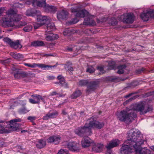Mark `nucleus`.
<instances>
[{
	"label": "nucleus",
	"instance_id": "nucleus-44",
	"mask_svg": "<svg viewBox=\"0 0 154 154\" xmlns=\"http://www.w3.org/2000/svg\"><path fill=\"white\" fill-rule=\"evenodd\" d=\"M3 40L5 42L8 44L10 45L12 42L11 40L8 38H5L3 39Z\"/></svg>",
	"mask_w": 154,
	"mask_h": 154
},
{
	"label": "nucleus",
	"instance_id": "nucleus-3",
	"mask_svg": "<svg viewBox=\"0 0 154 154\" xmlns=\"http://www.w3.org/2000/svg\"><path fill=\"white\" fill-rule=\"evenodd\" d=\"M104 124L103 122H99L94 119L93 118H91L87 121L85 126L79 127L75 131V133L78 136L82 137L86 134L88 131L89 132V134L91 133L90 129L91 128H96L100 129L103 127Z\"/></svg>",
	"mask_w": 154,
	"mask_h": 154
},
{
	"label": "nucleus",
	"instance_id": "nucleus-1",
	"mask_svg": "<svg viewBox=\"0 0 154 154\" xmlns=\"http://www.w3.org/2000/svg\"><path fill=\"white\" fill-rule=\"evenodd\" d=\"M145 142V138L139 130L131 129L128 133V139L120 149V154H129L135 151L136 154H151V151L146 147L141 148V146Z\"/></svg>",
	"mask_w": 154,
	"mask_h": 154
},
{
	"label": "nucleus",
	"instance_id": "nucleus-47",
	"mask_svg": "<svg viewBox=\"0 0 154 154\" xmlns=\"http://www.w3.org/2000/svg\"><path fill=\"white\" fill-rule=\"evenodd\" d=\"M43 119L44 120H47L49 119H51L49 113L47 114L45 116L43 117Z\"/></svg>",
	"mask_w": 154,
	"mask_h": 154
},
{
	"label": "nucleus",
	"instance_id": "nucleus-6",
	"mask_svg": "<svg viewBox=\"0 0 154 154\" xmlns=\"http://www.w3.org/2000/svg\"><path fill=\"white\" fill-rule=\"evenodd\" d=\"M63 144L66 146L69 150L72 151H77L79 149L80 144L78 143L73 142H65L63 143Z\"/></svg>",
	"mask_w": 154,
	"mask_h": 154
},
{
	"label": "nucleus",
	"instance_id": "nucleus-5",
	"mask_svg": "<svg viewBox=\"0 0 154 154\" xmlns=\"http://www.w3.org/2000/svg\"><path fill=\"white\" fill-rule=\"evenodd\" d=\"M71 11L72 13H75V16L79 17H84L88 15V12L85 9L78 10V8L77 6L72 8Z\"/></svg>",
	"mask_w": 154,
	"mask_h": 154
},
{
	"label": "nucleus",
	"instance_id": "nucleus-53",
	"mask_svg": "<svg viewBox=\"0 0 154 154\" xmlns=\"http://www.w3.org/2000/svg\"><path fill=\"white\" fill-rule=\"evenodd\" d=\"M3 11V9L2 8H0V16L2 15Z\"/></svg>",
	"mask_w": 154,
	"mask_h": 154
},
{
	"label": "nucleus",
	"instance_id": "nucleus-25",
	"mask_svg": "<svg viewBox=\"0 0 154 154\" xmlns=\"http://www.w3.org/2000/svg\"><path fill=\"white\" fill-rule=\"evenodd\" d=\"M32 28L33 26L31 24L27 23L23 28V30L25 32H29L32 30Z\"/></svg>",
	"mask_w": 154,
	"mask_h": 154
},
{
	"label": "nucleus",
	"instance_id": "nucleus-14",
	"mask_svg": "<svg viewBox=\"0 0 154 154\" xmlns=\"http://www.w3.org/2000/svg\"><path fill=\"white\" fill-rule=\"evenodd\" d=\"M124 19V21L127 23H131L134 20V16L133 14L128 13Z\"/></svg>",
	"mask_w": 154,
	"mask_h": 154
},
{
	"label": "nucleus",
	"instance_id": "nucleus-50",
	"mask_svg": "<svg viewBox=\"0 0 154 154\" xmlns=\"http://www.w3.org/2000/svg\"><path fill=\"white\" fill-rule=\"evenodd\" d=\"M150 15L151 16V17L152 18H154V11L153 10L151 9H150Z\"/></svg>",
	"mask_w": 154,
	"mask_h": 154
},
{
	"label": "nucleus",
	"instance_id": "nucleus-32",
	"mask_svg": "<svg viewBox=\"0 0 154 154\" xmlns=\"http://www.w3.org/2000/svg\"><path fill=\"white\" fill-rule=\"evenodd\" d=\"M81 93L79 90L76 91L71 96L72 99L75 98L81 95Z\"/></svg>",
	"mask_w": 154,
	"mask_h": 154
},
{
	"label": "nucleus",
	"instance_id": "nucleus-28",
	"mask_svg": "<svg viewBox=\"0 0 154 154\" xmlns=\"http://www.w3.org/2000/svg\"><path fill=\"white\" fill-rule=\"evenodd\" d=\"M36 11L33 9H30L27 10L26 12V14L28 16H35L36 15Z\"/></svg>",
	"mask_w": 154,
	"mask_h": 154
},
{
	"label": "nucleus",
	"instance_id": "nucleus-12",
	"mask_svg": "<svg viewBox=\"0 0 154 154\" xmlns=\"http://www.w3.org/2000/svg\"><path fill=\"white\" fill-rule=\"evenodd\" d=\"M21 121L20 119H15L10 121V127L15 130H17L19 126V124L17 122Z\"/></svg>",
	"mask_w": 154,
	"mask_h": 154
},
{
	"label": "nucleus",
	"instance_id": "nucleus-60",
	"mask_svg": "<svg viewBox=\"0 0 154 154\" xmlns=\"http://www.w3.org/2000/svg\"><path fill=\"white\" fill-rule=\"evenodd\" d=\"M41 100L42 101H43V102H44V103H45L44 99V98H42V97H41Z\"/></svg>",
	"mask_w": 154,
	"mask_h": 154
},
{
	"label": "nucleus",
	"instance_id": "nucleus-18",
	"mask_svg": "<svg viewBox=\"0 0 154 154\" xmlns=\"http://www.w3.org/2000/svg\"><path fill=\"white\" fill-rule=\"evenodd\" d=\"M97 85V83L95 82H91L90 85L88 87L87 92L89 93L94 91L96 88Z\"/></svg>",
	"mask_w": 154,
	"mask_h": 154
},
{
	"label": "nucleus",
	"instance_id": "nucleus-22",
	"mask_svg": "<svg viewBox=\"0 0 154 154\" xmlns=\"http://www.w3.org/2000/svg\"><path fill=\"white\" fill-rule=\"evenodd\" d=\"M35 6L37 5L40 7L45 8L46 6L45 0H35Z\"/></svg>",
	"mask_w": 154,
	"mask_h": 154
},
{
	"label": "nucleus",
	"instance_id": "nucleus-16",
	"mask_svg": "<svg viewBox=\"0 0 154 154\" xmlns=\"http://www.w3.org/2000/svg\"><path fill=\"white\" fill-rule=\"evenodd\" d=\"M45 39L47 41H51L58 38V35L57 34H53L52 33H47L45 34Z\"/></svg>",
	"mask_w": 154,
	"mask_h": 154
},
{
	"label": "nucleus",
	"instance_id": "nucleus-21",
	"mask_svg": "<svg viewBox=\"0 0 154 154\" xmlns=\"http://www.w3.org/2000/svg\"><path fill=\"white\" fill-rule=\"evenodd\" d=\"M45 10L48 12H55L57 11L56 8L52 5H47L45 8Z\"/></svg>",
	"mask_w": 154,
	"mask_h": 154
},
{
	"label": "nucleus",
	"instance_id": "nucleus-11",
	"mask_svg": "<svg viewBox=\"0 0 154 154\" xmlns=\"http://www.w3.org/2000/svg\"><path fill=\"white\" fill-rule=\"evenodd\" d=\"M61 137L59 136H54L50 137L48 139V142L49 143H53L55 144H58L60 142Z\"/></svg>",
	"mask_w": 154,
	"mask_h": 154
},
{
	"label": "nucleus",
	"instance_id": "nucleus-61",
	"mask_svg": "<svg viewBox=\"0 0 154 154\" xmlns=\"http://www.w3.org/2000/svg\"><path fill=\"white\" fill-rule=\"evenodd\" d=\"M45 55H47L48 56H52L53 55L51 54H46Z\"/></svg>",
	"mask_w": 154,
	"mask_h": 154
},
{
	"label": "nucleus",
	"instance_id": "nucleus-56",
	"mask_svg": "<svg viewBox=\"0 0 154 154\" xmlns=\"http://www.w3.org/2000/svg\"><path fill=\"white\" fill-rule=\"evenodd\" d=\"M72 51V49L71 48H68L67 49V51Z\"/></svg>",
	"mask_w": 154,
	"mask_h": 154
},
{
	"label": "nucleus",
	"instance_id": "nucleus-45",
	"mask_svg": "<svg viewBox=\"0 0 154 154\" xmlns=\"http://www.w3.org/2000/svg\"><path fill=\"white\" fill-rule=\"evenodd\" d=\"M42 25L38 23H35L33 24L34 27L35 29H36Z\"/></svg>",
	"mask_w": 154,
	"mask_h": 154
},
{
	"label": "nucleus",
	"instance_id": "nucleus-46",
	"mask_svg": "<svg viewBox=\"0 0 154 154\" xmlns=\"http://www.w3.org/2000/svg\"><path fill=\"white\" fill-rule=\"evenodd\" d=\"M79 21V20L77 18L73 19L70 22L71 24H75L76 23Z\"/></svg>",
	"mask_w": 154,
	"mask_h": 154
},
{
	"label": "nucleus",
	"instance_id": "nucleus-38",
	"mask_svg": "<svg viewBox=\"0 0 154 154\" xmlns=\"http://www.w3.org/2000/svg\"><path fill=\"white\" fill-rule=\"evenodd\" d=\"M84 24L85 25H94V21L92 20H89V21H86L85 20L84 22H83Z\"/></svg>",
	"mask_w": 154,
	"mask_h": 154
},
{
	"label": "nucleus",
	"instance_id": "nucleus-58",
	"mask_svg": "<svg viewBox=\"0 0 154 154\" xmlns=\"http://www.w3.org/2000/svg\"><path fill=\"white\" fill-rule=\"evenodd\" d=\"M62 113L63 115H65L66 114V112L64 110H63L62 111Z\"/></svg>",
	"mask_w": 154,
	"mask_h": 154
},
{
	"label": "nucleus",
	"instance_id": "nucleus-59",
	"mask_svg": "<svg viewBox=\"0 0 154 154\" xmlns=\"http://www.w3.org/2000/svg\"><path fill=\"white\" fill-rule=\"evenodd\" d=\"M150 148L151 149H152L153 151H154V146H151Z\"/></svg>",
	"mask_w": 154,
	"mask_h": 154
},
{
	"label": "nucleus",
	"instance_id": "nucleus-8",
	"mask_svg": "<svg viewBox=\"0 0 154 154\" xmlns=\"http://www.w3.org/2000/svg\"><path fill=\"white\" fill-rule=\"evenodd\" d=\"M24 64L26 66L32 68H34L36 67H38L41 68H46L47 67L51 66H48V65H46L44 64L35 63L30 64L29 63H24Z\"/></svg>",
	"mask_w": 154,
	"mask_h": 154
},
{
	"label": "nucleus",
	"instance_id": "nucleus-54",
	"mask_svg": "<svg viewBox=\"0 0 154 154\" xmlns=\"http://www.w3.org/2000/svg\"><path fill=\"white\" fill-rule=\"evenodd\" d=\"M4 146V143L3 141L0 140V147H2Z\"/></svg>",
	"mask_w": 154,
	"mask_h": 154
},
{
	"label": "nucleus",
	"instance_id": "nucleus-62",
	"mask_svg": "<svg viewBox=\"0 0 154 154\" xmlns=\"http://www.w3.org/2000/svg\"><path fill=\"white\" fill-rule=\"evenodd\" d=\"M56 92H53L52 93V95H56Z\"/></svg>",
	"mask_w": 154,
	"mask_h": 154
},
{
	"label": "nucleus",
	"instance_id": "nucleus-37",
	"mask_svg": "<svg viewBox=\"0 0 154 154\" xmlns=\"http://www.w3.org/2000/svg\"><path fill=\"white\" fill-rule=\"evenodd\" d=\"M69 152L66 149H60L57 154H68Z\"/></svg>",
	"mask_w": 154,
	"mask_h": 154
},
{
	"label": "nucleus",
	"instance_id": "nucleus-41",
	"mask_svg": "<svg viewBox=\"0 0 154 154\" xmlns=\"http://www.w3.org/2000/svg\"><path fill=\"white\" fill-rule=\"evenodd\" d=\"M88 82L87 80H80L79 82V84L81 86L85 85L87 84Z\"/></svg>",
	"mask_w": 154,
	"mask_h": 154
},
{
	"label": "nucleus",
	"instance_id": "nucleus-20",
	"mask_svg": "<svg viewBox=\"0 0 154 154\" xmlns=\"http://www.w3.org/2000/svg\"><path fill=\"white\" fill-rule=\"evenodd\" d=\"M10 46L11 48L15 49L18 48H20L22 47V45L18 40H17L15 42H12Z\"/></svg>",
	"mask_w": 154,
	"mask_h": 154
},
{
	"label": "nucleus",
	"instance_id": "nucleus-19",
	"mask_svg": "<svg viewBox=\"0 0 154 154\" xmlns=\"http://www.w3.org/2000/svg\"><path fill=\"white\" fill-rule=\"evenodd\" d=\"M103 147V145L102 144L97 143L94 146L92 150L96 152H99L101 151Z\"/></svg>",
	"mask_w": 154,
	"mask_h": 154
},
{
	"label": "nucleus",
	"instance_id": "nucleus-10",
	"mask_svg": "<svg viewBox=\"0 0 154 154\" xmlns=\"http://www.w3.org/2000/svg\"><path fill=\"white\" fill-rule=\"evenodd\" d=\"M32 98L29 99V102L32 104H36L39 103L41 98V96L37 94H33L31 96Z\"/></svg>",
	"mask_w": 154,
	"mask_h": 154
},
{
	"label": "nucleus",
	"instance_id": "nucleus-17",
	"mask_svg": "<svg viewBox=\"0 0 154 154\" xmlns=\"http://www.w3.org/2000/svg\"><path fill=\"white\" fill-rule=\"evenodd\" d=\"M119 144V141L117 139H115L112 141L106 146L108 149H110L118 145Z\"/></svg>",
	"mask_w": 154,
	"mask_h": 154
},
{
	"label": "nucleus",
	"instance_id": "nucleus-24",
	"mask_svg": "<svg viewBox=\"0 0 154 154\" xmlns=\"http://www.w3.org/2000/svg\"><path fill=\"white\" fill-rule=\"evenodd\" d=\"M48 23L47 24V28L48 32H50L55 30V26L53 22H48Z\"/></svg>",
	"mask_w": 154,
	"mask_h": 154
},
{
	"label": "nucleus",
	"instance_id": "nucleus-43",
	"mask_svg": "<svg viewBox=\"0 0 154 154\" xmlns=\"http://www.w3.org/2000/svg\"><path fill=\"white\" fill-rule=\"evenodd\" d=\"M109 69H113L115 67L114 62L112 61H110L109 63Z\"/></svg>",
	"mask_w": 154,
	"mask_h": 154
},
{
	"label": "nucleus",
	"instance_id": "nucleus-29",
	"mask_svg": "<svg viewBox=\"0 0 154 154\" xmlns=\"http://www.w3.org/2000/svg\"><path fill=\"white\" fill-rule=\"evenodd\" d=\"M31 45L33 46H44L45 44L42 41H37L32 42Z\"/></svg>",
	"mask_w": 154,
	"mask_h": 154
},
{
	"label": "nucleus",
	"instance_id": "nucleus-39",
	"mask_svg": "<svg viewBox=\"0 0 154 154\" xmlns=\"http://www.w3.org/2000/svg\"><path fill=\"white\" fill-rule=\"evenodd\" d=\"M27 22L25 21H21L16 26L18 28L22 27L23 26H25Z\"/></svg>",
	"mask_w": 154,
	"mask_h": 154
},
{
	"label": "nucleus",
	"instance_id": "nucleus-30",
	"mask_svg": "<svg viewBox=\"0 0 154 154\" xmlns=\"http://www.w3.org/2000/svg\"><path fill=\"white\" fill-rule=\"evenodd\" d=\"M9 130L4 125L0 124V134L9 133Z\"/></svg>",
	"mask_w": 154,
	"mask_h": 154
},
{
	"label": "nucleus",
	"instance_id": "nucleus-49",
	"mask_svg": "<svg viewBox=\"0 0 154 154\" xmlns=\"http://www.w3.org/2000/svg\"><path fill=\"white\" fill-rule=\"evenodd\" d=\"M97 70L100 71L101 73H103V67H98L97 68Z\"/></svg>",
	"mask_w": 154,
	"mask_h": 154
},
{
	"label": "nucleus",
	"instance_id": "nucleus-55",
	"mask_svg": "<svg viewBox=\"0 0 154 154\" xmlns=\"http://www.w3.org/2000/svg\"><path fill=\"white\" fill-rule=\"evenodd\" d=\"M145 69L144 68H142L141 69H139L138 70L139 73H141V72L143 71Z\"/></svg>",
	"mask_w": 154,
	"mask_h": 154
},
{
	"label": "nucleus",
	"instance_id": "nucleus-42",
	"mask_svg": "<svg viewBox=\"0 0 154 154\" xmlns=\"http://www.w3.org/2000/svg\"><path fill=\"white\" fill-rule=\"evenodd\" d=\"M95 70L94 69L92 66H88L87 71V72H89L90 73L93 72Z\"/></svg>",
	"mask_w": 154,
	"mask_h": 154
},
{
	"label": "nucleus",
	"instance_id": "nucleus-33",
	"mask_svg": "<svg viewBox=\"0 0 154 154\" xmlns=\"http://www.w3.org/2000/svg\"><path fill=\"white\" fill-rule=\"evenodd\" d=\"M57 78L59 80H61L60 82V83L63 85V86H65V87L66 88L67 87V83L64 82V79L62 75H59L58 76H57Z\"/></svg>",
	"mask_w": 154,
	"mask_h": 154
},
{
	"label": "nucleus",
	"instance_id": "nucleus-7",
	"mask_svg": "<svg viewBox=\"0 0 154 154\" xmlns=\"http://www.w3.org/2000/svg\"><path fill=\"white\" fill-rule=\"evenodd\" d=\"M37 21L42 26L46 23H48V22H50L49 18L46 16L39 15L37 16Z\"/></svg>",
	"mask_w": 154,
	"mask_h": 154
},
{
	"label": "nucleus",
	"instance_id": "nucleus-52",
	"mask_svg": "<svg viewBox=\"0 0 154 154\" xmlns=\"http://www.w3.org/2000/svg\"><path fill=\"white\" fill-rule=\"evenodd\" d=\"M17 5L18 7L20 8H22L23 6V4H20V3H17Z\"/></svg>",
	"mask_w": 154,
	"mask_h": 154
},
{
	"label": "nucleus",
	"instance_id": "nucleus-51",
	"mask_svg": "<svg viewBox=\"0 0 154 154\" xmlns=\"http://www.w3.org/2000/svg\"><path fill=\"white\" fill-rule=\"evenodd\" d=\"M35 117L29 116V117L28 118V119L29 120H30L31 121H32L33 120L35 119Z\"/></svg>",
	"mask_w": 154,
	"mask_h": 154
},
{
	"label": "nucleus",
	"instance_id": "nucleus-35",
	"mask_svg": "<svg viewBox=\"0 0 154 154\" xmlns=\"http://www.w3.org/2000/svg\"><path fill=\"white\" fill-rule=\"evenodd\" d=\"M63 35L65 36H69L72 33L71 30L69 29H66L63 32Z\"/></svg>",
	"mask_w": 154,
	"mask_h": 154
},
{
	"label": "nucleus",
	"instance_id": "nucleus-13",
	"mask_svg": "<svg viewBox=\"0 0 154 154\" xmlns=\"http://www.w3.org/2000/svg\"><path fill=\"white\" fill-rule=\"evenodd\" d=\"M151 10H146L145 12H143L140 15V17L143 21H148L149 18L151 17L150 15Z\"/></svg>",
	"mask_w": 154,
	"mask_h": 154
},
{
	"label": "nucleus",
	"instance_id": "nucleus-23",
	"mask_svg": "<svg viewBox=\"0 0 154 154\" xmlns=\"http://www.w3.org/2000/svg\"><path fill=\"white\" fill-rule=\"evenodd\" d=\"M46 144L45 140H38L36 144V146L37 148L41 149L44 147Z\"/></svg>",
	"mask_w": 154,
	"mask_h": 154
},
{
	"label": "nucleus",
	"instance_id": "nucleus-27",
	"mask_svg": "<svg viewBox=\"0 0 154 154\" xmlns=\"http://www.w3.org/2000/svg\"><path fill=\"white\" fill-rule=\"evenodd\" d=\"M10 55L14 58L17 59H21L23 58V55L19 53L11 52V53Z\"/></svg>",
	"mask_w": 154,
	"mask_h": 154
},
{
	"label": "nucleus",
	"instance_id": "nucleus-36",
	"mask_svg": "<svg viewBox=\"0 0 154 154\" xmlns=\"http://www.w3.org/2000/svg\"><path fill=\"white\" fill-rule=\"evenodd\" d=\"M28 110L25 107H23V108L20 109L19 111V112L20 114H23L27 112Z\"/></svg>",
	"mask_w": 154,
	"mask_h": 154
},
{
	"label": "nucleus",
	"instance_id": "nucleus-2",
	"mask_svg": "<svg viewBox=\"0 0 154 154\" xmlns=\"http://www.w3.org/2000/svg\"><path fill=\"white\" fill-rule=\"evenodd\" d=\"M131 108L130 109L126 108L117 112L116 116L119 120L128 123L130 122L133 118L136 117V115L133 112L134 111L139 112L140 114L142 115L152 110L151 106L146 107L143 103L132 105Z\"/></svg>",
	"mask_w": 154,
	"mask_h": 154
},
{
	"label": "nucleus",
	"instance_id": "nucleus-15",
	"mask_svg": "<svg viewBox=\"0 0 154 154\" xmlns=\"http://www.w3.org/2000/svg\"><path fill=\"white\" fill-rule=\"evenodd\" d=\"M92 143V140L89 138H84L82 141V145L84 148L89 147Z\"/></svg>",
	"mask_w": 154,
	"mask_h": 154
},
{
	"label": "nucleus",
	"instance_id": "nucleus-48",
	"mask_svg": "<svg viewBox=\"0 0 154 154\" xmlns=\"http://www.w3.org/2000/svg\"><path fill=\"white\" fill-rule=\"evenodd\" d=\"M109 24L112 25H116L117 23V22H116V20L115 19L113 21H112L111 22L109 21Z\"/></svg>",
	"mask_w": 154,
	"mask_h": 154
},
{
	"label": "nucleus",
	"instance_id": "nucleus-40",
	"mask_svg": "<svg viewBox=\"0 0 154 154\" xmlns=\"http://www.w3.org/2000/svg\"><path fill=\"white\" fill-rule=\"evenodd\" d=\"M50 118H55L57 115V112H54L51 113H49Z\"/></svg>",
	"mask_w": 154,
	"mask_h": 154
},
{
	"label": "nucleus",
	"instance_id": "nucleus-31",
	"mask_svg": "<svg viewBox=\"0 0 154 154\" xmlns=\"http://www.w3.org/2000/svg\"><path fill=\"white\" fill-rule=\"evenodd\" d=\"M126 68L125 65H120L118 66L117 71V73L119 74H120L123 73L124 70Z\"/></svg>",
	"mask_w": 154,
	"mask_h": 154
},
{
	"label": "nucleus",
	"instance_id": "nucleus-9",
	"mask_svg": "<svg viewBox=\"0 0 154 154\" xmlns=\"http://www.w3.org/2000/svg\"><path fill=\"white\" fill-rule=\"evenodd\" d=\"M68 12L66 11L62 10L59 11L57 15L58 19L59 20L66 19L68 16Z\"/></svg>",
	"mask_w": 154,
	"mask_h": 154
},
{
	"label": "nucleus",
	"instance_id": "nucleus-34",
	"mask_svg": "<svg viewBox=\"0 0 154 154\" xmlns=\"http://www.w3.org/2000/svg\"><path fill=\"white\" fill-rule=\"evenodd\" d=\"M23 1V2L27 5L32 4L33 6H35V0H20Z\"/></svg>",
	"mask_w": 154,
	"mask_h": 154
},
{
	"label": "nucleus",
	"instance_id": "nucleus-4",
	"mask_svg": "<svg viewBox=\"0 0 154 154\" xmlns=\"http://www.w3.org/2000/svg\"><path fill=\"white\" fill-rule=\"evenodd\" d=\"M21 18V15L16 13L14 10H10L2 18L3 26L5 27H12L14 25V21H19Z\"/></svg>",
	"mask_w": 154,
	"mask_h": 154
},
{
	"label": "nucleus",
	"instance_id": "nucleus-63",
	"mask_svg": "<svg viewBox=\"0 0 154 154\" xmlns=\"http://www.w3.org/2000/svg\"><path fill=\"white\" fill-rule=\"evenodd\" d=\"M133 99V98H130L128 101V102L129 101L132 100Z\"/></svg>",
	"mask_w": 154,
	"mask_h": 154
},
{
	"label": "nucleus",
	"instance_id": "nucleus-64",
	"mask_svg": "<svg viewBox=\"0 0 154 154\" xmlns=\"http://www.w3.org/2000/svg\"><path fill=\"white\" fill-rule=\"evenodd\" d=\"M4 122V121H2L1 120H0V123H3Z\"/></svg>",
	"mask_w": 154,
	"mask_h": 154
},
{
	"label": "nucleus",
	"instance_id": "nucleus-26",
	"mask_svg": "<svg viewBox=\"0 0 154 154\" xmlns=\"http://www.w3.org/2000/svg\"><path fill=\"white\" fill-rule=\"evenodd\" d=\"M13 73L14 77L17 79L20 78V76L21 75V73L19 69H13Z\"/></svg>",
	"mask_w": 154,
	"mask_h": 154
},
{
	"label": "nucleus",
	"instance_id": "nucleus-57",
	"mask_svg": "<svg viewBox=\"0 0 154 154\" xmlns=\"http://www.w3.org/2000/svg\"><path fill=\"white\" fill-rule=\"evenodd\" d=\"M27 132V130H22L21 131V133H25V132Z\"/></svg>",
	"mask_w": 154,
	"mask_h": 154
}]
</instances>
